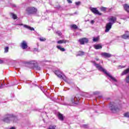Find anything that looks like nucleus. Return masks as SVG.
I'll return each mask as SVG.
<instances>
[{"instance_id":"obj_29","label":"nucleus","mask_w":129,"mask_h":129,"mask_svg":"<svg viewBox=\"0 0 129 129\" xmlns=\"http://www.w3.org/2000/svg\"><path fill=\"white\" fill-rule=\"evenodd\" d=\"M124 116H125V117H128V118H129V112H127L124 113Z\"/></svg>"},{"instance_id":"obj_30","label":"nucleus","mask_w":129,"mask_h":129,"mask_svg":"<svg viewBox=\"0 0 129 129\" xmlns=\"http://www.w3.org/2000/svg\"><path fill=\"white\" fill-rule=\"evenodd\" d=\"M100 10L102 12H105V11H106V8H105V7H101Z\"/></svg>"},{"instance_id":"obj_15","label":"nucleus","mask_w":129,"mask_h":129,"mask_svg":"<svg viewBox=\"0 0 129 129\" xmlns=\"http://www.w3.org/2000/svg\"><path fill=\"white\" fill-rule=\"evenodd\" d=\"M69 41L65 39L60 40L57 42V44H66V43H68Z\"/></svg>"},{"instance_id":"obj_45","label":"nucleus","mask_w":129,"mask_h":129,"mask_svg":"<svg viewBox=\"0 0 129 129\" xmlns=\"http://www.w3.org/2000/svg\"><path fill=\"white\" fill-rule=\"evenodd\" d=\"M10 129H16V128H15V127H12Z\"/></svg>"},{"instance_id":"obj_34","label":"nucleus","mask_w":129,"mask_h":129,"mask_svg":"<svg viewBox=\"0 0 129 129\" xmlns=\"http://www.w3.org/2000/svg\"><path fill=\"white\" fill-rule=\"evenodd\" d=\"M126 81L127 83H129V76H128L126 78Z\"/></svg>"},{"instance_id":"obj_21","label":"nucleus","mask_w":129,"mask_h":129,"mask_svg":"<svg viewBox=\"0 0 129 129\" xmlns=\"http://www.w3.org/2000/svg\"><path fill=\"white\" fill-rule=\"evenodd\" d=\"M58 118H59V119H60V120H63V119H64L63 115L61 113H58Z\"/></svg>"},{"instance_id":"obj_11","label":"nucleus","mask_w":129,"mask_h":129,"mask_svg":"<svg viewBox=\"0 0 129 129\" xmlns=\"http://www.w3.org/2000/svg\"><path fill=\"white\" fill-rule=\"evenodd\" d=\"M102 57H104V58H110L112 55L107 52H103L101 54Z\"/></svg>"},{"instance_id":"obj_8","label":"nucleus","mask_w":129,"mask_h":129,"mask_svg":"<svg viewBox=\"0 0 129 129\" xmlns=\"http://www.w3.org/2000/svg\"><path fill=\"white\" fill-rule=\"evenodd\" d=\"M78 42H80V44H81V45H84L85 43L88 42V39L86 38H82L81 39H80L78 40Z\"/></svg>"},{"instance_id":"obj_13","label":"nucleus","mask_w":129,"mask_h":129,"mask_svg":"<svg viewBox=\"0 0 129 129\" xmlns=\"http://www.w3.org/2000/svg\"><path fill=\"white\" fill-rule=\"evenodd\" d=\"M33 16H39V13L38 12V10L35 7H33Z\"/></svg>"},{"instance_id":"obj_22","label":"nucleus","mask_w":129,"mask_h":129,"mask_svg":"<svg viewBox=\"0 0 129 129\" xmlns=\"http://www.w3.org/2000/svg\"><path fill=\"white\" fill-rule=\"evenodd\" d=\"M11 16L12 17L14 20H17V19H18L17 15L14 13H11Z\"/></svg>"},{"instance_id":"obj_4","label":"nucleus","mask_w":129,"mask_h":129,"mask_svg":"<svg viewBox=\"0 0 129 129\" xmlns=\"http://www.w3.org/2000/svg\"><path fill=\"white\" fill-rule=\"evenodd\" d=\"M80 100V97L79 95H77L76 96H73L70 101H69L68 105H74V104H78Z\"/></svg>"},{"instance_id":"obj_18","label":"nucleus","mask_w":129,"mask_h":129,"mask_svg":"<svg viewBox=\"0 0 129 129\" xmlns=\"http://www.w3.org/2000/svg\"><path fill=\"white\" fill-rule=\"evenodd\" d=\"M56 48H57V49H58L59 50H60L62 52H64V51H66V49H65V48H62V47H61V46H60V45H57V46H56Z\"/></svg>"},{"instance_id":"obj_16","label":"nucleus","mask_w":129,"mask_h":129,"mask_svg":"<svg viewBox=\"0 0 129 129\" xmlns=\"http://www.w3.org/2000/svg\"><path fill=\"white\" fill-rule=\"evenodd\" d=\"M123 8L126 12L129 13V6L127 4H124L123 5Z\"/></svg>"},{"instance_id":"obj_2","label":"nucleus","mask_w":129,"mask_h":129,"mask_svg":"<svg viewBox=\"0 0 129 129\" xmlns=\"http://www.w3.org/2000/svg\"><path fill=\"white\" fill-rule=\"evenodd\" d=\"M4 122L10 123V122H17L18 118L13 114H8L6 115L3 119Z\"/></svg>"},{"instance_id":"obj_44","label":"nucleus","mask_w":129,"mask_h":129,"mask_svg":"<svg viewBox=\"0 0 129 129\" xmlns=\"http://www.w3.org/2000/svg\"><path fill=\"white\" fill-rule=\"evenodd\" d=\"M40 89H41V90H43V88H44L43 87H40Z\"/></svg>"},{"instance_id":"obj_23","label":"nucleus","mask_w":129,"mask_h":129,"mask_svg":"<svg viewBox=\"0 0 129 129\" xmlns=\"http://www.w3.org/2000/svg\"><path fill=\"white\" fill-rule=\"evenodd\" d=\"M84 54H85V52L84 51H79L77 56H83Z\"/></svg>"},{"instance_id":"obj_46","label":"nucleus","mask_w":129,"mask_h":129,"mask_svg":"<svg viewBox=\"0 0 129 129\" xmlns=\"http://www.w3.org/2000/svg\"><path fill=\"white\" fill-rule=\"evenodd\" d=\"M33 31H35V29L33 28Z\"/></svg>"},{"instance_id":"obj_39","label":"nucleus","mask_w":129,"mask_h":129,"mask_svg":"<svg viewBox=\"0 0 129 129\" xmlns=\"http://www.w3.org/2000/svg\"><path fill=\"white\" fill-rule=\"evenodd\" d=\"M4 63V60L0 59V64Z\"/></svg>"},{"instance_id":"obj_38","label":"nucleus","mask_w":129,"mask_h":129,"mask_svg":"<svg viewBox=\"0 0 129 129\" xmlns=\"http://www.w3.org/2000/svg\"><path fill=\"white\" fill-rule=\"evenodd\" d=\"M94 94L95 95L99 94V92H94Z\"/></svg>"},{"instance_id":"obj_28","label":"nucleus","mask_w":129,"mask_h":129,"mask_svg":"<svg viewBox=\"0 0 129 129\" xmlns=\"http://www.w3.org/2000/svg\"><path fill=\"white\" fill-rule=\"evenodd\" d=\"M99 37H94L93 39V42H97V41H99Z\"/></svg>"},{"instance_id":"obj_47","label":"nucleus","mask_w":129,"mask_h":129,"mask_svg":"<svg viewBox=\"0 0 129 129\" xmlns=\"http://www.w3.org/2000/svg\"><path fill=\"white\" fill-rule=\"evenodd\" d=\"M2 89V86H0V89Z\"/></svg>"},{"instance_id":"obj_14","label":"nucleus","mask_w":129,"mask_h":129,"mask_svg":"<svg viewBox=\"0 0 129 129\" xmlns=\"http://www.w3.org/2000/svg\"><path fill=\"white\" fill-rule=\"evenodd\" d=\"M26 13L28 15H31L32 13H33V8L32 7H28L26 9Z\"/></svg>"},{"instance_id":"obj_32","label":"nucleus","mask_w":129,"mask_h":129,"mask_svg":"<svg viewBox=\"0 0 129 129\" xmlns=\"http://www.w3.org/2000/svg\"><path fill=\"white\" fill-rule=\"evenodd\" d=\"M56 34H58V36H62V33L60 31H56Z\"/></svg>"},{"instance_id":"obj_25","label":"nucleus","mask_w":129,"mask_h":129,"mask_svg":"<svg viewBox=\"0 0 129 129\" xmlns=\"http://www.w3.org/2000/svg\"><path fill=\"white\" fill-rule=\"evenodd\" d=\"M71 28L72 29H75V30H76V29H77L78 28V27H77V25H76L75 24H73L71 26Z\"/></svg>"},{"instance_id":"obj_9","label":"nucleus","mask_w":129,"mask_h":129,"mask_svg":"<svg viewBox=\"0 0 129 129\" xmlns=\"http://www.w3.org/2000/svg\"><path fill=\"white\" fill-rule=\"evenodd\" d=\"M17 26H23V28L24 29H26V30H29V31H33V28H32L31 26H28L27 25H24L23 24H17Z\"/></svg>"},{"instance_id":"obj_35","label":"nucleus","mask_w":129,"mask_h":129,"mask_svg":"<svg viewBox=\"0 0 129 129\" xmlns=\"http://www.w3.org/2000/svg\"><path fill=\"white\" fill-rule=\"evenodd\" d=\"M33 51L34 52H39V49L37 48H34Z\"/></svg>"},{"instance_id":"obj_37","label":"nucleus","mask_w":129,"mask_h":129,"mask_svg":"<svg viewBox=\"0 0 129 129\" xmlns=\"http://www.w3.org/2000/svg\"><path fill=\"white\" fill-rule=\"evenodd\" d=\"M68 4H72V1L71 0H67Z\"/></svg>"},{"instance_id":"obj_1","label":"nucleus","mask_w":129,"mask_h":129,"mask_svg":"<svg viewBox=\"0 0 129 129\" xmlns=\"http://www.w3.org/2000/svg\"><path fill=\"white\" fill-rule=\"evenodd\" d=\"M91 63L94 64V66H95V67H96L97 68L98 70H99V71H101L102 72H103L104 73H105V74L107 75V76H108V77L112 79V80H113L115 82H116L117 81L116 80V79H115V78H113L111 75H110V74L108 73L106 71V70H105L103 68H102V67L101 66L99 65V64L96 63V62L95 61H91Z\"/></svg>"},{"instance_id":"obj_12","label":"nucleus","mask_w":129,"mask_h":129,"mask_svg":"<svg viewBox=\"0 0 129 129\" xmlns=\"http://www.w3.org/2000/svg\"><path fill=\"white\" fill-rule=\"evenodd\" d=\"M33 69L35 68L36 70H41V68L38 66V63H37V61L33 60Z\"/></svg>"},{"instance_id":"obj_6","label":"nucleus","mask_w":129,"mask_h":129,"mask_svg":"<svg viewBox=\"0 0 129 129\" xmlns=\"http://www.w3.org/2000/svg\"><path fill=\"white\" fill-rule=\"evenodd\" d=\"M54 74L55 75H57L59 78L60 79H63L64 81H66V76H63V73L60 72L59 71H55Z\"/></svg>"},{"instance_id":"obj_19","label":"nucleus","mask_w":129,"mask_h":129,"mask_svg":"<svg viewBox=\"0 0 129 129\" xmlns=\"http://www.w3.org/2000/svg\"><path fill=\"white\" fill-rule=\"evenodd\" d=\"M95 49L98 50V49H102V46L100 44H97L94 46Z\"/></svg>"},{"instance_id":"obj_26","label":"nucleus","mask_w":129,"mask_h":129,"mask_svg":"<svg viewBox=\"0 0 129 129\" xmlns=\"http://www.w3.org/2000/svg\"><path fill=\"white\" fill-rule=\"evenodd\" d=\"M56 125H50L47 129H56Z\"/></svg>"},{"instance_id":"obj_7","label":"nucleus","mask_w":129,"mask_h":129,"mask_svg":"<svg viewBox=\"0 0 129 129\" xmlns=\"http://www.w3.org/2000/svg\"><path fill=\"white\" fill-rule=\"evenodd\" d=\"M90 10L95 15H98V16H101V15H102L101 13H100L98 12L97 8H91Z\"/></svg>"},{"instance_id":"obj_33","label":"nucleus","mask_w":129,"mask_h":129,"mask_svg":"<svg viewBox=\"0 0 129 129\" xmlns=\"http://www.w3.org/2000/svg\"><path fill=\"white\" fill-rule=\"evenodd\" d=\"M82 127H85V128H87V127H88V125L83 124L82 125Z\"/></svg>"},{"instance_id":"obj_27","label":"nucleus","mask_w":129,"mask_h":129,"mask_svg":"<svg viewBox=\"0 0 129 129\" xmlns=\"http://www.w3.org/2000/svg\"><path fill=\"white\" fill-rule=\"evenodd\" d=\"M39 40L40 42H45V41H46V38H44V37H40L39 38Z\"/></svg>"},{"instance_id":"obj_20","label":"nucleus","mask_w":129,"mask_h":129,"mask_svg":"<svg viewBox=\"0 0 129 129\" xmlns=\"http://www.w3.org/2000/svg\"><path fill=\"white\" fill-rule=\"evenodd\" d=\"M129 73V68L125 70L121 74V75H125V74H127Z\"/></svg>"},{"instance_id":"obj_5","label":"nucleus","mask_w":129,"mask_h":129,"mask_svg":"<svg viewBox=\"0 0 129 129\" xmlns=\"http://www.w3.org/2000/svg\"><path fill=\"white\" fill-rule=\"evenodd\" d=\"M109 107L110 110L114 113L117 112V111L120 110V108H118L117 104L114 102H111L110 103Z\"/></svg>"},{"instance_id":"obj_42","label":"nucleus","mask_w":129,"mask_h":129,"mask_svg":"<svg viewBox=\"0 0 129 129\" xmlns=\"http://www.w3.org/2000/svg\"><path fill=\"white\" fill-rule=\"evenodd\" d=\"M119 67H120V68H124L125 67V66H119Z\"/></svg>"},{"instance_id":"obj_17","label":"nucleus","mask_w":129,"mask_h":129,"mask_svg":"<svg viewBox=\"0 0 129 129\" xmlns=\"http://www.w3.org/2000/svg\"><path fill=\"white\" fill-rule=\"evenodd\" d=\"M26 66H27L28 67H31L32 65H33V61L31 60L29 61H27L26 62Z\"/></svg>"},{"instance_id":"obj_41","label":"nucleus","mask_w":129,"mask_h":129,"mask_svg":"<svg viewBox=\"0 0 129 129\" xmlns=\"http://www.w3.org/2000/svg\"><path fill=\"white\" fill-rule=\"evenodd\" d=\"M91 24H94V21L91 20Z\"/></svg>"},{"instance_id":"obj_40","label":"nucleus","mask_w":129,"mask_h":129,"mask_svg":"<svg viewBox=\"0 0 129 129\" xmlns=\"http://www.w3.org/2000/svg\"><path fill=\"white\" fill-rule=\"evenodd\" d=\"M95 60H96V61H99V58H98V57H96V58H95Z\"/></svg>"},{"instance_id":"obj_24","label":"nucleus","mask_w":129,"mask_h":129,"mask_svg":"<svg viewBox=\"0 0 129 129\" xmlns=\"http://www.w3.org/2000/svg\"><path fill=\"white\" fill-rule=\"evenodd\" d=\"M121 38H122V39H129V35L124 34L121 36Z\"/></svg>"},{"instance_id":"obj_31","label":"nucleus","mask_w":129,"mask_h":129,"mask_svg":"<svg viewBox=\"0 0 129 129\" xmlns=\"http://www.w3.org/2000/svg\"><path fill=\"white\" fill-rule=\"evenodd\" d=\"M8 52H9V47L7 46V47L5 48V53H8Z\"/></svg>"},{"instance_id":"obj_3","label":"nucleus","mask_w":129,"mask_h":129,"mask_svg":"<svg viewBox=\"0 0 129 129\" xmlns=\"http://www.w3.org/2000/svg\"><path fill=\"white\" fill-rule=\"evenodd\" d=\"M109 23L106 24V29L105 30V33H108V32H109V31L110 30V29H111L112 25H113V24H114V23L116 22V17H112L109 19Z\"/></svg>"},{"instance_id":"obj_43","label":"nucleus","mask_w":129,"mask_h":129,"mask_svg":"<svg viewBox=\"0 0 129 129\" xmlns=\"http://www.w3.org/2000/svg\"><path fill=\"white\" fill-rule=\"evenodd\" d=\"M32 85H33V83H31V84H29L30 87H32Z\"/></svg>"},{"instance_id":"obj_10","label":"nucleus","mask_w":129,"mask_h":129,"mask_svg":"<svg viewBox=\"0 0 129 129\" xmlns=\"http://www.w3.org/2000/svg\"><path fill=\"white\" fill-rule=\"evenodd\" d=\"M20 46L22 49H27V48H28V43H27V41L23 40L21 42Z\"/></svg>"},{"instance_id":"obj_36","label":"nucleus","mask_w":129,"mask_h":129,"mask_svg":"<svg viewBox=\"0 0 129 129\" xmlns=\"http://www.w3.org/2000/svg\"><path fill=\"white\" fill-rule=\"evenodd\" d=\"M80 4H81V2H76V3H75L76 6H80Z\"/></svg>"}]
</instances>
